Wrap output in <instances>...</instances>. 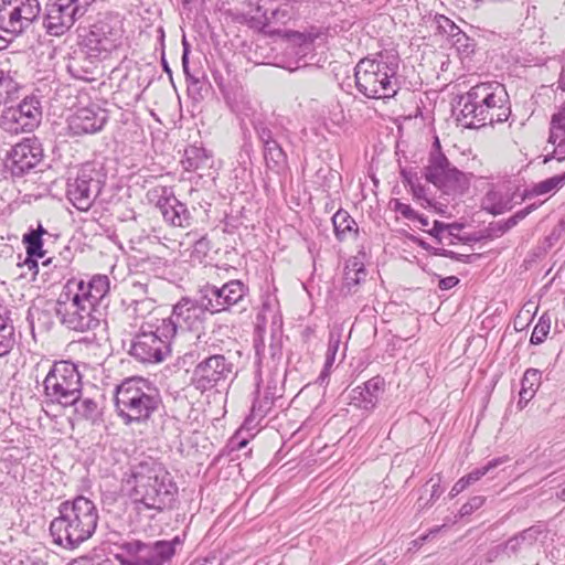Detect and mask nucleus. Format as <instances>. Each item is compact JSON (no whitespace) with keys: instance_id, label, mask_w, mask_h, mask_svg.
<instances>
[{"instance_id":"obj_1","label":"nucleus","mask_w":565,"mask_h":565,"mask_svg":"<svg viewBox=\"0 0 565 565\" xmlns=\"http://www.w3.org/2000/svg\"><path fill=\"white\" fill-rule=\"evenodd\" d=\"M109 289L110 281L106 275H95L88 281L71 279L64 285L57 300L47 302L50 308L43 312L53 310L68 329L87 331L98 324L94 312Z\"/></svg>"},{"instance_id":"obj_2","label":"nucleus","mask_w":565,"mask_h":565,"mask_svg":"<svg viewBox=\"0 0 565 565\" xmlns=\"http://www.w3.org/2000/svg\"><path fill=\"white\" fill-rule=\"evenodd\" d=\"M122 488L139 511L171 508L178 491L170 472L151 458L132 465L125 472Z\"/></svg>"},{"instance_id":"obj_3","label":"nucleus","mask_w":565,"mask_h":565,"mask_svg":"<svg viewBox=\"0 0 565 565\" xmlns=\"http://www.w3.org/2000/svg\"><path fill=\"white\" fill-rule=\"evenodd\" d=\"M458 119L468 128L504 122L511 115L509 95L504 85L483 82L458 97Z\"/></svg>"},{"instance_id":"obj_4","label":"nucleus","mask_w":565,"mask_h":565,"mask_svg":"<svg viewBox=\"0 0 565 565\" xmlns=\"http://www.w3.org/2000/svg\"><path fill=\"white\" fill-rule=\"evenodd\" d=\"M98 519L94 502L77 497L60 505L58 516L50 524V534L55 544L74 550L93 536Z\"/></svg>"},{"instance_id":"obj_5","label":"nucleus","mask_w":565,"mask_h":565,"mask_svg":"<svg viewBox=\"0 0 565 565\" xmlns=\"http://www.w3.org/2000/svg\"><path fill=\"white\" fill-rule=\"evenodd\" d=\"M398 68L399 56L393 51L364 57L354 67L356 89L366 98H392L401 88Z\"/></svg>"},{"instance_id":"obj_6","label":"nucleus","mask_w":565,"mask_h":565,"mask_svg":"<svg viewBox=\"0 0 565 565\" xmlns=\"http://www.w3.org/2000/svg\"><path fill=\"white\" fill-rule=\"evenodd\" d=\"M160 403L157 388L141 377L127 379L116 390V409L126 424L148 420Z\"/></svg>"},{"instance_id":"obj_7","label":"nucleus","mask_w":565,"mask_h":565,"mask_svg":"<svg viewBox=\"0 0 565 565\" xmlns=\"http://www.w3.org/2000/svg\"><path fill=\"white\" fill-rule=\"evenodd\" d=\"M160 320L158 324L147 323L137 331H129L131 335L128 353L136 361L143 364L163 362L171 354L172 335L167 333Z\"/></svg>"},{"instance_id":"obj_8","label":"nucleus","mask_w":565,"mask_h":565,"mask_svg":"<svg viewBox=\"0 0 565 565\" xmlns=\"http://www.w3.org/2000/svg\"><path fill=\"white\" fill-rule=\"evenodd\" d=\"M124 21V17L117 12L100 14L83 39L87 54L94 58H105L119 49L125 35Z\"/></svg>"},{"instance_id":"obj_9","label":"nucleus","mask_w":565,"mask_h":565,"mask_svg":"<svg viewBox=\"0 0 565 565\" xmlns=\"http://www.w3.org/2000/svg\"><path fill=\"white\" fill-rule=\"evenodd\" d=\"M43 386L47 398L67 406L81 397L82 377L75 364L61 361L52 366Z\"/></svg>"},{"instance_id":"obj_10","label":"nucleus","mask_w":565,"mask_h":565,"mask_svg":"<svg viewBox=\"0 0 565 565\" xmlns=\"http://www.w3.org/2000/svg\"><path fill=\"white\" fill-rule=\"evenodd\" d=\"M424 175L428 182L447 195L462 194L469 188L466 174L454 167L440 151L438 139L429 154Z\"/></svg>"},{"instance_id":"obj_11","label":"nucleus","mask_w":565,"mask_h":565,"mask_svg":"<svg viewBox=\"0 0 565 565\" xmlns=\"http://www.w3.org/2000/svg\"><path fill=\"white\" fill-rule=\"evenodd\" d=\"M193 370L192 384L201 393L224 387L235 376L234 363L230 356L207 351Z\"/></svg>"},{"instance_id":"obj_12","label":"nucleus","mask_w":565,"mask_h":565,"mask_svg":"<svg viewBox=\"0 0 565 565\" xmlns=\"http://www.w3.org/2000/svg\"><path fill=\"white\" fill-rule=\"evenodd\" d=\"M181 543L179 536L171 541H157L152 544H146L138 540L124 542L119 546L126 554V558H121V563L125 565H163L173 557L175 547Z\"/></svg>"},{"instance_id":"obj_13","label":"nucleus","mask_w":565,"mask_h":565,"mask_svg":"<svg viewBox=\"0 0 565 565\" xmlns=\"http://www.w3.org/2000/svg\"><path fill=\"white\" fill-rule=\"evenodd\" d=\"M104 186V175L93 163H85L67 180L66 195L79 211H88Z\"/></svg>"},{"instance_id":"obj_14","label":"nucleus","mask_w":565,"mask_h":565,"mask_svg":"<svg viewBox=\"0 0 565 565\" xmlns=\"http://www.w3.org/2000/svg\"><path fill=\"white\" fill-rule=\"evenodd\" d=\"M207 309L203 306L201 295L198 299L181 298L172 308L171 315L161 318L167 333L174 339L179 333L195 331L202 328Z\"/></svg>"},{"instance_id":"obj_15","label":"nucleus","mask_w":565,"mask_h":565,"mask_svg":"<svg viewBox=\"0 0 565 565\" xmlns=\"http://www.w3.org/2000/svg\"><path fill=\"white\" fill-rule=\"evenodd\" d=\"M131 298L122 299L124 318L128 322L130 331H137L147 323L158 324L159 318L153 316L156 309L154 300L147 297L148 287L141 282L131 284Z\"/></svg>"},{"instance_id":"obj_16","label":"nucleus","mask_w":565,"mask_h":565,"mask_svg":"<svg viewBox=\"0 0 565 565\" xmlns=\"http://www.w3.org/2000/svg\"><path fill=\"white\" fill-rule=\"evenodd\" d=\"M95 0H49L46 3V13L44 26L52 35H61L75 21L76 17H82L87 7Z\"/></svg>"},{"instance_id":"obj_17","label":"nucleus","mask_w":565,"mask_h":565,"mask_svg":"<svg viewBox=\"0 0 565 565\" xmlns=\"http://www.w3.org/2000/svg\"><path fill=\"white\" fill-rule=\"evenodd\" d=\"M248 287L241 280H230L223 286L206 284L199 290L209 313L215 315L228 310L247 295Z\"/></svg>"},{"instance_id":"obj_18","label":"nucleus","mask_w":565,"mask_h":565,"mask_svg":"<svg viewBox=\"0 0 565 565\" xmlns=\"http://www.w3.org/2000/svg\"><path fill=\"white\" fill-rule=\"evenodd\" d=\"M29 0H2L0 3V30L19 34L35 19Z\"/></svg>"},{"instance_id":"obj_19","label":"nucleus","mask_w":565,"mask_h":565,"mask_svg":"<svg viewBox=\"0 0 565 565\" xmlns=\"http://www.w3.org/2000/svg\"><path fill=\"white\" fill-rule=\"evenodd\" d=\"M298 12V1L281 0L278 2H269L260 4L256 9V14L252 18L257 20L264 28L269 31H276L275 26L286 25L291 21Z\"/></svg>"},{"instance_id":"obj_20","label":"nucleus","mask_w":565,"mask_h":565,"mask_svg":"<svg viewBox=\"0 0 565 565\" xmlns=\"http://www.w3.org/2000/svg\"><path fill=\"white\" fill-rule=\"evenodd\" d=\"M108 120L107 110L92 104L78 108L70 118L68 127L73 135L96 134L100 131Z\"/></svg>"},{"instance_id":"obj_21","label":"nucleus","mask_w":565,"mask_h":565,"mask_svg":"<svg viewBox=\"0 0 565 565\" xmlns=\"http://www.w3.org/2000/svg\"><path fill=\"white\" fill-rule=\"evenodd\" d=\"M213 77L226 105L234 114L242 117H250L254 114L255 108L249 95L238 82L225 84L221 76L214 74Z\"/></svg>"},{"instance_id":"obj_22","label":"nucleus","mask_w":565,"mask_h":565,"mask_svg":"<svg viewBox=\"0 0 565 565\" xmlns=\"http://www.w3.org/2000/svg\"><path fill=\"white\" fill-rule=\"evenodd\" d=\"M33 102V96H26L17 107H8L2 115L6 129L14 132L33 131L35 127L33 120V111L35 110V106Z\"/></svg>"},{"instance_id":"obj_23","label":"nucleus","mask_w":565,"mask_h":565,"mask_svg":"<svg viewBox=\"0 0 565 565\" xmlns=\"http://www.w3.org/2000/svg\"><path fill=\"white\" fill-rule=\"evenodd\" d=\"M384 388V380L374 376L363 385L356 386L349 393V403L360 409L372 411L379 402L380 392Z\"/></svg>"},{"instance_id":"obj_24","label":"nucleus","mask_w":565,"mask_h":565,"mask_svg":"<svg viewBox=\"0 0 565 565\" xmlns=\"http://www.w3.org/2000/svg\"><path fill=\"white\" fill-rule=\"evenodd\" d=\"M35 138L28 137L12 148L10 160L12 174L14 177H22L33 169L35 164V153L33 152Z\"/></svg>"},{"instance_id":"obj_25","label":"nucleus","mask_w":565,"mask_h":565,"mask_svg":"<svg viewBox=\"0 0 565 565\" xmlns=\"http://www.w3.org/2000/svg\"><path fill=\"white\" fill-rule=\"evenodd\" d=\"M157 206L161 211L164 221L173 226L186 227L190 225L191 213L186 205L174 195L161 198Z\"/></svg>"},{"instance_id":"obj_26","label":"nucleus","mask_w":565,"mask_h":565,"mask_svg":"<svg viewBox=\"0 0 565 565\" xmlns=\"http://www.w3.org/2000/svg\"><path fill=\"white\" fill-rule=\"evenodd\" d=\"M548 142L554 145V151L551 154L545 156L543 162L546 163L552 159L558 161L565 159V105L562 109L554 114L551 119V128Z\"/></svg>"},{"instance_id":"obj_27","label":"nucleus","mask_w":565,"mask_h":565,"mask_svg":"<svg viewBox=\"0 0 565 565\" xmlns=\"http://www.w3.org/2000/svg\"><path fill=\"white\" fill-rule=\"evenodd\" d=\"M22 242L25 245L26 255L24 257L21 254L18 255L13 277L22 275L23 277L35 278V228L30 227L28 233L23 235Z\"/></svg>"},{"instance_id":"obj_28","label":"nucleus","mask_w":565,"mask_h":565,"mask_svg":"<svg viewBox=\"0 0 565 565\" xmlns=\"http://www.w3.org/2000/svg\"><path fill=\"white\" fill-rule=\"evenodd\" d=\"M275 396L270 392H265L263 396L260 393H257V397L253 402L250 414L245 419L244 426L247 429H252L256 427L263 418L269 413L274 405Z\"/></svg>"},{"instance_id":"obj_29","label":"nucleus","mask_w":565,"mask_h":565,"mask_svg":"<svg viewBox=\"0 0 565 565\" xmlns=\"http://www.w3.org/2000/svg\"><path fill=\"white\" fill-rule=\"evenodd\" d=\"M366 270L364 265L358 259H349L344 267L342 292L354 294L361 281H364Z\"/></svg>"},{"instance_id":"obj_30","label":"nucleus","mask_w":565,"mask_h":565,"mask_svg":"<svg viewBox=\"0 0 565 565\" xmlns=\"http://www.w3.org/2000/svg\"><path fill=\"white\" fill-rule=\"evenodd\" d=\"M313 50V38L310 34L295 32L291 34L287 51L289 54L298 56L295 67L287 66L289 70H297L300 67V61L306 57Z\"/></svg>"},{"instance_id":"obj_31","label":"nucleus","mask_w":565,"mask_h":565,"mask_svg":"<svg viewBox=\"0 0 565 565\" xmlns=\"http://www.w3.org/2000/svg\"><path fill=\"white\" fill-rule=\"evenodd\" d=\"M564 185L562 178L558 175L551 177L526 188L522 193V200H530L543 195H553Z\"/></svg>"},{"instance_id":"obj_32","label":"nucleus","mask_w":565,"mask_h":565,"mask_svg":"<svg viewBox=\"0 0 565 565\" xmlns=\"http://www.w3.org/2000/svg\"><path fill=\"white\" fill-rule=\"evenodd\" d=\"M481 206L484 211L498 215L512 209L511 198L498 190H489L482 199Z\"/></svg>"},{"instance_id":"obj_33","label":"nucleus","mask_w":565,"mask_h":565,"mask_svg":"<svg viewBox=\"0 0 565 565\" xmlns=\"http://www.w3.org/2000/svg\"><path fill=\"white\" fill-rule=\"evenodd\" d=\"M335 236L339 241H344L350 236H356L359 227L354 218L344 210H339L332 216Z\"/></svg>"},{"instance_id":"obj_34","label":"nucleus","mask_w":565,"mask_h":565,"mask_svg":"<svg viewBox=\"0 0 565 565\" xmlns=\"http://www.w3.org/2000/svg\"><path fill=\"white\" fill-rule=\"evenodd\" d=\"M182 164L188 171H195L211 166V156L207 151L199 146H189L184 150Z\"/></svg>"},{"instance_id":"obj_35","label":"nucleus","mask_w":565,"mask_h":565,"mask_svg":"<svg viewBox=\"0 0 565 565\" xmlns=\"http://www.w3.org/2000/svg\"><path fill=\"white\" fill-rule=\"evenodd\" d=\"M541 385V373L539 370L529 369L525 371L521 381V391L519 393L520 407L525 406L535 395Z\"/></svg>"},{"instance_id":"obj_36","label":"nucleus","mask_w":565,"mask_h":565,"mask_svg":"<svg viewBox=\"0 0 565 565\" xmlns=\"http://www.w3.org/2000/svg\"><path fill=\"white\" fill-rule=\"evenodd\" d=\"M35 278L13 277L12 279V297L23 303H33L35 300Z\"/></svg>"},{"instance_id":"obj_37","label":"nucleus","mask_w":565,"mask_h":565,"mask_svg":"<svg viewBox=\"0 0 565 565\" xmlns=\"http://www.w3.org/2000/svg\"><path fill=\"white\" fill-rule=\"evenodd\" d=\"M14 329L7 317V308L0 301V356L7 355L14 344Z\"/></svg>"},{"instance_id":"obj_38","label":"nucleus","mask_w":565,"mask_h":565,"mask_svg":"<svg viewBox=\"0 0 565 565\" xmlns=\"http://www.w3.org/2000/svg\"><path fill=\"white\" fill-rule=\"evenodd\" d=\"M340 342H341L340 333L331 332L329 335V341H328V349H327V353H326L324 366H323V370L321 371L320 375L317 379V383L319 385H323V384L328 383V380H329V376L331 373V369L334 364L335 355H337V352L340 347Z\"/></svg>"},{"instance_id":"obj_39","label":"nucleus","mask_w":565,"mask_h":565,"mask_svg":"<svg viewBox=\"0 0 565 565\" xmlns=\"http://www.w3.org/2000/svg\"><path fill=\"white\" fill-rule=\"evenodd\" d=\"M263 148L264 159L268 169L279 173L286 168L287 156L277 141L269 142Z\"/></svg>"},{"instance_id":"obj_40","label":"nucleus","mask_w":565,"mask_h":565,"mask_svg":"<svg viewBox=\"0 0 565 565\" xmlns=\"http://www.w3.org/2000/svg\"><path fill=\"white\" fill-rule=\"evenodd\" d=\"M58 233H50L41 224H38V259L43 258L47 254L58 252Z\"/></svg>"},{"instance_id":"obj_41","label":"nucleus","mask_w":565,"mask_h":565,"mask_svg":"<svg viewBox=\"0 0 565 565\" xmlns=\"http://www.w3.org/2000/svg\"><path fill=\"white\" fill-rule=\"evenodd\" d=\"M507 461H509L508 456L493 458V459L489 460L484 466L473 469L471 472H469L468 475H466L463 477H465L466 481L468 482V484L471 486L472 483L479 481L482 477L492 472L495 468L505 463Z\"/></svg>"},{"instance_id":"obj_42","label":"nucleus","mask_w":565,"mask_h":565,"mask_svg":"<svg viewBox=\"0 0 565 565\" xmlns=\"http://www.w3.org/2000/svg\"><path fill=\"white\" fill-rule=\"evenodd\" d=\"M18 92V84L6 74L3 71H0V105L7 104L14 98V95Z\"/></svg>"},{"instance_id":"obj_43","label":"nucleus","mask_w":565,"mask_h":565,"mask_svg":"<svg viewBox=\"0 0 565 565\" xmlns=\"http://www.w3.org/2000/svg\"><path fill=\"white\" fill-rule=\"evenodd\" d=\"M74 405L75 414L83 419H94L98 415L97 403L90 398L76 399Z\"/></svg>"},{"instance_id":"obj_44","label":"nucleus","mask_w":565,"mask_h":565,"mask_svg":"<svg viewBox=\"0 0 565 565\" xmlns=\"http://www.w3.org/2000/svg\"><path fill=\"white\" fill-rule=\"evenodd\" d=\"M551 329V318L544 313L540 317L534 330L531 334L530 342L532 344H541L544 342Z\"/></svg>"},{"instance_id":"obj_45","label":"nucleus","mask_w":565,"mask_h":565,"mask_svg":"<svg viewBox=\"0 0 565 565\" xmlns=\"http://www.w3.org/2000/svg\"><path fill=\"white\" fill-rule=\"evenodd\" d=\"M53 257H49L42 263L43 268H49L50 264L52 263ZM42 279L43 284H47V288H51L57 284L61 282L63 279V271L62 268H57V266H54L53 269H47L42 273Z\"/></svg>"},{"instance_id":"obj_46","label":"nucleus","mask_w":565,"mask_h":565,"mask_svg":"<svg viewBox=\"0 0 565 565\" xmlns=\"http://www.w3.org/2000/svg\"><path fill=\"white\" fill-rule=\"evenodd\" d=\"M435 23L437 31L440 34L447 35L450 40L457 35V32L461 31V29L456 25L454 21L443 14L435 17Z\"/></svg>"},{"instance_id":"obj_47","label":"nucleus","mask_w":565,"mask_h":565,"mask_svg":"<svg viewBox=\"0 0 565 565\" xmlns=\"http://www.w3.org/2000/svg\"><path fill=\"white\" fill-rule=\"evenodd\" d=\"M451 42L454 46H456V49L461 53L469 54L473 52V40L470 39L462 30L457 32V35L451 39Z\"/></svg>"},{"instance_id":"obj_48","label":"nucleus","mask_w":565,"mask_h":565,"mask_svg":"<svg viewBox=\"0 0 565 565\" xmlns=\"http://www.w3.org/2000/svg\"><path fill=\"white\" fill-rule=\"evenodd\" d=\"M210 250V242L202 237L198 239L191 250V259L201 263Z\"/></svg>"},{"instance_id":"obj_49","label":"nucleus","mask_w":565,"mask_h":565,"mask_svg":"<svg viewBox=\"0 0 565 565\" xmlns=\"http://www.w3.org/2000/svg\"><path fill=\"white\" fill-rule=\"evenodd\" d=\"M486 499L482 495L472 497L466 502L459 510L460 516L470 515L473 511L481 508L484 503Z\"/></svg>"},{"instance_id":"obj_50","label":"nucleus","mask_w":565,"mask_h":565,"mask_svg":"<svg viewBox=\"0 0 565 565\" xmlns=\"http://www.w3.org/2000/svg\"><path fill=\"white\" fill-rule=\"evenodd\" d=\"M393 204L394 211L403 215L405 218L415 221V217H418V213L412 209L411 205L405 204L398 200H394Z\"/></svg>"},{"instance_id":"obj_51","label":"nucleus","mask_w":565,"mask_h":565,"mask_svg":"<svg viewBox=\"0 0 565 565\" xmlns=\"http://www.w3.org/2000/svg\"><path fill=\"white\" fill-rule=\"evenodd\" d=\"M427 233L431 235L437 243L443 244L446 235V224L440 221H434L433 227L427 228Z\"/></svg>"},{"instance_id":"obj_52","label":"nucleus","mask_w":565,"mask_h":565,"mask_svg":"<svg viewBox=\"0 0 565 565\" xmlns=\"http://www.w3.org/2000/svg\"><path fill=\"white\" fill-rule=\"evenodd\" d=\"M255 130H256V134H257L259 140L263 143V147L267 146L269 142L276 141L273 137L271 130L264 124L256 125Z\"/></svg>"},{"instance_id":"obj_53","label":"nucleus","mask_w":565,"mask_h":565,"mask_svg":"<svg viewBox=\"0 0 565 565\" xmlns=\"http://www.w3.org/2000/svg\"><path fill=\"white\" fill-rule=\"evenodd\" d=\"M526 536H531V529L524 531L518 536L510 539L505 544V548L512 552H516L518 548L520 547L521 542H523L526 539Z\"/></svg>"},{"instance_id":"obj_54","label":"nucleus","mask_w":565,"mask_h":565,"mask_svg":"<svg viewBox=\"0 0 565 565\" xmlns=\"http://www.w3.org/2000/svg\"><path fill=\"white\" fill-rule=\"evenodd\" d=\"M434 254L435 255H439V256H444V257H447V258H450L452 260L465 262V263L469 258L468 255L458 254L456 252H452V250H449V249H445V248H437V249H435Z\"/></svg>"},{"instance_id":"obj_55","label":"nucleus","mask_w":565,"mask_h":565,"mask_svg":"<svg viewBox=\"0 0 565 565\" xmlns=\"http://www.w3.org/2000/svg\"><path fill=\"white\" fill-rule=\"evenodd\" d=\"M543 202L540 203H532L527 205L526 207L515 212L511 217L514 220V222L518 224L522 220H524L530 213L535 211Z\"/></svg>"},{"instance_id":"obj_56","label":"nucleus","mask_w":565,"mask_h":565,"mask_svg":"<svg viewBox=\"0 0 565 565\" xmlns=\"http://www.w3.org/2000/svg\"><path fill=\"white\" fill-rule=\"evenodd\" d=\"M407 181H408V183L411 185L413 195L416 199L425 200L428 204H430V201L426 196V190H425L424 185H422L419 182H414L411 179H408Z\"/></svg>"},{"instance_id":"obj_57","label":"nucleus","mask_w":565,"mask_h":565,"mask_svg":"<svg viewBox=\"0 0 565 565\" xmlns=\"http://www.w3.org/2000/svg\"><path fill=\"white\" fill-rule=\"evenodd\" d=\"M458 284H459V278H457L456 276H448V277L441 278L439 280L438 287L441 290H448V289H451L452 287L457 286Z\"/></svg>"},{"instance_id":"obj_58","label":"nucleus","mask_w":565,"mask_h":565,"mask_svg":"<svg viewBox=\"0 0 565 565\" xmlns=\"http://www.w3.org/2000/svg\"><path fill=\"white\" fill-rule=\"evenodd\" d=\"M190 565H222L221 561L215 555H209L202 558L194 559Z\"/></svg>"},{"instance_id":"obj_59","label":"nucleus","mask_w":565,"mask_h":565,"mask_svg":"<svg viewBox=\"0 0 565 565\" xmlns=\"http://www.w3.org/2000/svg\"><path fill=\"white\" fill-rule=\"evenodd\" d=\"M428 483H431L430 501L434 502L441 495L444 490L440 488V479L439 478L436 481L434 478H431L428 481Z\"/></svg>"},{"instance_id":"obj_60","label":"nucleus","mask_w":565,"mask_h":565,"mask_svg":"<svg viewBox=\"0 0 565 565\" xmlns=\"http://www.w3.org/2000/svg\"><path fill=\"white\" fill-rule=\"evenodd\" d=\"M469 484L468 482L466 481L465 477L460 478L451 488L450 490V497L451 498H455L457 497L459 493H461L466 488H468Z\"/></svg>"},{"instance_id":"obj_61","label":"nucleus","mask_w":565,"mask_h":565,"mask_svg":"<svg viewBox=\"0 0 565 565\" xmlns=\"http://www.w3.org/2000/svg\"><path fill=\"white\" fill-rule=\"evenodd\" d=\"M462 230V225L459 223L446 224V235L449 237H457L458 233Z\"/></svg>"},{"instance_id":"obj_62","label":"nucleus","mask_w":565,"mask_h":565,"mask_svg":"<svg viewBox=\"0 0 565 565\" xmlns=\"http://www.w3.org/2000/svg\"><path fill=\"white\" fill-rule=\"evenodd\" d=\"M182 66L184 73L189 76V45L185 40H183Z\"/></svg>"},{"instance_id":"obj_63","label":"nucleus","mask_w":565,"mask_h":565,"mask_svg":"<svg viewBox=\"0 0 565 565\" xmlns=\"http://www.w3.org/2000/svg\"><path fill=\"white\" fill-rule=\"evenodd\" d=\"M518 224L514 222V220L510 216L508 220H505L504 222H501L499 223V230L501 233H505L508 232L509 230H511L512 227L516 226Z\"/></svg>"},{"instance_id":"obj_64","label":"nucleus","mask_w":565,"mask_h":565,"mask_svg":"<svg viewBox=\"0 0 565 565\" xmlns=\"http://www.w3.org/2000/svg\"><path fill=\"white\" fill-rule=\"evenodd\" d=\"M557 88L565 92V68L562 70V73L559 75V78L557 82Z\"/></svg>"}]
</instances>
